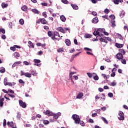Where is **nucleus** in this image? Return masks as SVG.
<instances>
[{"instance_id": "obj_60", "label": "nucleus", "mask_w": 128, "mask_h": 128, "mask_svg": "<svg viewBox=\"0 0 128 128\" xmlns=\"http://www.w3.org/2000/svg\"><path fill=\"white\" fill-rule=\"evenodd\" d=\"M8 92L10 94H14V92L10 89L8 90Z\"/></svg>"}, {"instance_id": "obj_21", "label": "nucleus", "mask_w": 128, "mask_h": 128, "mask_svg": "<svg viewBox=\"0 0 128 128\" xmlns=\"http://www.w3.org/2000/svg\"><path fill=\"white\" fill-rule=\"evenodd\" d=\"M2 8H8V4H6L4 2H2Z\"/></svg>"}, {"instance_id": "obj_57", "label": "nucleus", "mask_w": 128, "mask_h": 128, "mask_svg": "<svg viewBox=\"0 0 128 128\" xmlns=\"http://www.w3.org/2000/svg\"><path fill=\"white\" fill-rule=\"evenodd\" d=\"M92 118H96V116H98V114L96 113H94L92 114Z\"/></svg>"}, {"instance_id": "obj_5", "label": "nucleus", "mask_w": 128, "mask_h": 128, "mask_svg": "<svg viewBox=\"0 0 128 128\" xmlns=\"http://www.w3.org/2000/svg\"><path fill=\"white\" fill-rule=\"evenodd\" d=\"M118 118L119 120H124V112L120 111L118 112Z\"/></svg>"}, {"instance_id": "obj_26", "label": "nucleus", "mask_w": 128, "mask_h": 128, "mask_svg": "<svg viewBox=\"0 0 128 128\" xmlns=\"http://www.w3.org/2000/svg\"><path fill=\"white\" fill-rule=\"evenodd\" d=\"M0 72L1 74H4V72H6V68L4 67L0 68Z\"/></svg>"}, {"instance_id": "obj_9", "label": "nucleus", "mask_w": 128, "mask_h": 128, "mask_svg": "<svg viewBox=\"0 0 128 128\" xmlns=\"http://www.w3.org/2000/svg\"><path fill=\"white\" fill-rule=\"evenodd\" d=\"M34 62H35V66H40V60L34 59Z\"/></svg>"}, {"instance_id": "obj_38", "label": "nucleus", "mask_w": 128, "mask_h": 128, "mask_svg": "<svg viewBox=\"0 0 128 128\" xmlns=\"http://www.w3.org/2000/svg\"><path fill=\"white\" fill-rule=\"evenodd\" d=\"M20 84H22V86H24V84H26V82H24V81L22 80V79H20L18 80Z\"/></svg>"}, {"instance_id": "obj_25", "label": "nucleus", "mask_w": 128, "mask_h": 128, "mask_svg": "<svg viewBox=\"0 0 128 128\" xmlns=\"http://www.w3.org/2000/svg\"><path fill=\"white\" fill-rule=\"evenodd\" d=\"M30 74L32 76H36L38 74V72L36 70H32L31 71Z\"/></svg>"}, {"instance_id": "obj_49", "label": "nucleus", "mask_w": 128, "mask_h": 128, "mask_svg": "<svg viewBox=\"0 0 128 128\" xmlns=\"http://www.w3.org/2000/svg\"><path fill=\"white\" fill-rule=\"evenodd\" d=\"M108 96H109V98H112L114 96V94L112 92H109L108 94Z\"/></svg>"}, {"instance_id": "obj_8", "label": "nucleus", "mask_w": 128, "mask_h": 128, "mask_svg": "<svg viewBox=\"0 0 128 128\" xmlns=\"http://www.w3.org/2000/svg\"><path fill=\"white\" fill-rule=\"evenodd\" d=\"M44 114L46 116H52L54 115V113L48 110L44 112Z\"/></svg>"}, {"instance_id": "obj_64", "label": "nucleus", "mask_w": 128, "mask_h": 128, "mask_svg": "<svg viewBox=\"0 0 128 128\" xmlns=\"http://www.w3.org/2000/svg\"><path fill=\"white\" fill-rule=\"evenodd\" d=\"M118 36L120 40H122V36L120 34H118Z\"/></svg>"}, {"instance_id": "obj_1", "label": "nucleus", "mask_w": 128, "mask_h": 128, "mask_svg": "<svg viewBox=\"0 0 128 128\" xmlns=\"http://www.w3.org/2000/svg\"><path fill=\"white\" fill-rule=\"evenodd\" d=\"M72 118L74 120V123L76 124H78V122L80 120V116L76 114H74L72 116Z\"/></svg>"}, {"instance_id": "obj_48", "label": "nucleus", "mask_w": 128, "mask_h": 128, "mask_svg": "<svg viewBox=\"0 0 128 128\" xmlns=\"http://www.w3.org/2000/svg\"><path fill=\"white\" fill-rule=\"evenodd\" d=\"M10 50H12V52H14L16 50V47L14 46H12L10 48Z\"/></svg>"}, {"instance_id": "obj_2", "label": "nucleus", "mask_w": 128, "mask_h": 128, "mask_svg": "<svg viewBox=\"0 0 128 128\" xmlns=\"http://www.w3.org/2000/svg\"><path fill=\"white\" fill-rule=\"evenodd\" d=\"M56 36H58V38H62V36H60V34H58V32H54L52 34V36L51 38L53 40H55L58 39V38H56Z\"/></svg>"}, {"instance_id": "obj_12", "label": "nucleus", "mask_w": 128, "mask_h": 128, "mask_svg": "<svg viewBox=\"0 0 128 128\" xmlns=\"http://www.w3.org/2000/svg\"><path fill=\"white\" fill-rule=\"evenodd\" d=\"M57 30H58V32H62V34L66 33V32H64V29L62 28V27L58 28Z\"/></svg>"}, {"instance_id": "obj_62", "label": "nucleus", "mask_w": 128, "mask_h": 128, "mask_svg": "<svg viewBox=\"0 0 128 128\" xmlns=\"http://www.w3.org/2000/svg\"><path fill=\"white\" fill-rule=\"evenodd\" d=\"M116 76V72H113L111 74H110V76L114 77Z\"/></svg>"}, {"instance_id": "obj_44", "label": "nucleus", "mask_w": 128, "mask_h": 128, "mask_svg": "<svg viewBox=\"0 0 128 128\" xmlns=\"http://www.w3.org/2000/svg\"><path fill=\"white\" fill-rule=\"evenodd\" d=\"M110 18H112V20H114V18H116V17L114 16V15H110Z\"/></svg>"}, {"instance_id": "obj_58", "label": "nucleus", "mask_w": 128, "mask_h": 128, "mask_svg": "<svg viewBox=\"0 0 128 128\" xmlns=\"http://www.w3.org/2000/svg\"><path fill=\"white\" fill-rule=\"evenodd\" d=\"M92 16H97L96 12H94H94H92Z\"/></svg>"}, {"instance_id": "obj_4", "label": "nucleus", "mask_w": 128, "mask_h": 128, "mask_svg": "<svg viewBox=\"0 0 128 128\" xmlns=\"http://www.w3.org/2000/svg\"><path fill=\"white\" fill-rule=\"evenodd\" d=\"M104 28H98L93 32V34L95 36H96L100 34V32H104Z\"/></svg>"}, {"instance_id": "obj_50", "label": "nucleus", "mask_w": 128, "mask_h": 128, "mask_svg": "<svg viewBox=\"0 0 128 128\" xmlns=\"http://www.w3.org/2000/svg\"><path fill=\"white\" fill-rule=\"evenodd\" d=\"M102 32H103L105 36H108V32H106V30H104V29L103 31H102Z\"/></svg>"}, {"instance_id": "obj_37", "label": "nucleus", "mask_w": 128, "mask_h": 128, "mask_svg": "<svg viewBox=\"0 0 128 128\" xmlns=\"http://www.w3.org/2000/svg\"><path fill=\"white\" fill-rule=\"evenodd\" d=\"M19 22H20V24H22H22H24V19L21 18Z\"/></svg>"}, {"instance_id": "obj_6", "label": "nucleus", "mask_w": 128, "mask_h": 128, "mask_svg": "<svg viewBox=\"0 0 128 128\" xmlns=\"http://www.w3.org/2000/svg\"><path fill=\"white\" fill-rule=\"evenodd\" d=\"M18 102L20 106H22L23 108H26V104L25 102H24L22 100H20Z\"/></svg>"}, {"instance_id": "obj_14", "label": "nucleus", "mask_w": 128, "mask_h": 128, "mask_svg": "<svg viewBox=\"0 0 128 128\" xmlns=\"http://www.w3.org/2000/svg\"><path fill=\"white\" fill-rule=\"evenodd\" d=\"M92 24H98V17H96L92 20Z\"/></svg>"}, {"instance_id": "obj_42", "label": "nucleus", "mask_w": 128, "mask_h": 128, "mask_svg": "<svg viewBox=\"0 0 128 128\" xmlns=\"http://www.w3.org/2000/svg\"><path fill=\"white\" fill-rule=\"evenodd\" d=\"M102 76L105 80H108V76L106 75V74H102Z\"/></svg>"}, {"instance_id": "obj_10", "label": "nucleus", "mask_w": 128, "mask_h": 128, "mask_svg": "<svg viewBox=\"0 0 128 128\" xmlns=\"http://www.w3.org/2000/svg\"><path fill=\"white\" fill-rule=\"evenodd\" d=\"M81 52H79L78 53H77L75 54L72 55V58L70 60V62H72V60H74V58H76V56H79Z\"/></svg>"}, {"instance_id": "obj_63", "label": "nucleus", "mask_w": 128, "mask_h": 128, "mask_svg": "<svg viewBox=\"0 0 128 128\" xmlns=\"http://www.w3.org/2000/svg\"><path fill=\"white\" fill-rule=\"evenodd\" d=\"M98 90L100 92H104V89L102 88H100Z\"/></svg>"}, {"instance_id": "obj_16", "label": "nucleus", "mask_w": 128, "mask_h": 128, "mask_svg": "<svg viewBox=\"0 0 128 128\" xmlns=\"http://www.w3.org/2000/svg\"><path fill=\"white\" fill-rule=\"evenodd\" d=\"M100 42H105L106 44H108V41L106 39V38H104H104H100Z\"/></svg>"}, {"instance_id": "obj_56", "label": "nucleus", "mask_w": 128, "mask_h": 128, "mask_svg": "<svg viewBox=\"0 0 128 128\" xmlns=\"http://www.w3.org/2000/svg\"><path fill=\"white\" fill-rule=\"evenodd\" d=\"M42 6H48V4L46 2H42L41 3Z\"/></svg>"}, {"instance_id": "obj_20", "label": "nucleus", "mask_w": 128, "mask_h": 128, "mask_svg": "<svg viewBox=\"0 0 128 128\" xmlns=\"http://www.w3.org/2000/svg\"><path fill=\"white\" fill-rule=\"evenodd\" d=\"M71 6H72V8H74V10H78V6H77V5L76 4H71Z\"/></svg>"}, {"instance_id": "obj_35", "label": "nucleus", "mask_w": 128, "mask_h": 128, "mask_svg": "<svg viewBox=\"0 0 128 128\" xmlns=\"http://www.w3.org/2000/svg\"><path fill=\"white\" fill-rule=\"evenodd\" d=\"M4 86H8V78H4Z\"/></svg>"}, {"instance_id": "obj_33", "label": "nucleus", "mask_w": 128, "mask_h": 128, "mask_svg": "<svg viewBox=\"0 0 128 128\" xmlns=\"http://www.w3.org/2000/svg\"><path fill=\"white\" fill-rule=\"evenodd\" d=\"M111 24L112 28H114V26H116V21H114V20H112Z\"/></svg>"}, {"instance_id": "obj_32", "label": "nucleus", "mask_w": 128, "mask_h": 128, "mask_svg": "<svg viewBox=\"0 0 128 128\" xmlns=\"http://www.w3.org/2000/svg\"><path fill=\"white\" fill-rule=\"evenodd\" d=\"M101 118L102 120H103V122H104V124H108V122L106 120V118L102 117Z\"/></svg>"}, {"instance_id": "obj_23", "label": "nucleus", "mask_w": 128, "mask_h": 128, "mask_svg": "<svg viewBox=\"0 0 128 128\" xmlns=\"http://www.w3.org/2000/svg\"><path fill=\"white\" fill-rule=\"evenodd\" d=\"M4 98H2L0 99V106L2 108L4 106Z\"/></svg>"}, {"instance_id": "obj_45", "label": "nucleus", "mask_w": 128, "mask_h": 128, "mask_svg": "<svg viewBox=\"0 0 128 128\" xmlns=\"http://www.w3.org/2000/svg\"><path fill=\"white\" fill-rule=\"evenodd\" d=\"M49 122H50L48 120H44L43 121V123H44V124H48Z\"/></svg>"}, {"instance_id": "obj_11", "label": "nucleus", "mask_w": 128, "mask_h": 128, "mask_svg": "<svg viewBox=\"0 0 128 128\" xmlns=\"http://www.w3.org/2000/svg\"><path fill=\"white\" fill-rule=\"evenodd\" d=\"M60 20L62 22H66V16H64V15H62L60 16Z\"/></svg>"}, {"instance_id": "obj_13", "label": "nucleus", "mask_w": 128, "mask_h": 128, "mask_svg": "<svg viewBox=\"0 0 128 128\" xmlns=\"http://www.w3.org/2000/svg\"><path fill=\"white\" fill-rule=\"evenodd\" d=\"M84 96V94L82 93V92H79L76 96V98H82Z\"/></svg>"}, {"instance_id": "obj_53", "label": "nucleus", "mask_w": 128, "mask_h": 128, "mask_svg": "<svg viewBox=\"0 0 128 128\" xmlns=\"http://www.w3.org/2000/svg\"><path fill=\"white\" fill-rule=\"evenodd\" d=\"M88 122L90 124H94V120L92 118H90L88 120Z\"/></svg>"}, {"instance_id": "obj_24", "label": "nucleus", "mask_w": 128, "mask_h": 128, "mask_svg": "<svg viewBox=\"0 0 128 128\" xmlns=\"http://www.w3.org/2000/svg\"><path fill=\"white\" fill-rule=\"evenodd\" d=\"M7 126H10V127H12L14 126V122H7Z\"/></svg>"}, {"instance_id": "obj_3", "label": "nucleus", "mask_w": 128, "mask_h": 128, "mask_svg": "<svg viewBox=\"0 0 128 128\" xmlns=\"http://www.w3.org/2000/svg\"><path fill=\"white\" fill-rule=\"evenodd\" d=\"M40 22L42 24H48V22L45 18H40L36 22V24H40Z\"/></svg>"}, {"instance_id": "obj_59", "label": "nucleus", "mask_w": 128, "mask_h": 128, "mask_svg": "<svg viewBox=\"0 0 128 128\" xmlns=\"http://www.w3.org/2000/svg\"><path fill=\"white\" fill-rule=\"evenodd\" d=\"M25 74H26V73H24V71H22V70L20 71V76H25Z\"/></svg>"}, {"instance_id": "obj_15", "label": "nucleus", "mask_w": 128, "mask_h": 128, "mask_svg": "<svg viewBox=\"0 0 128 128\" xmlns=\"http://www.w3.org/2000/svg\"><path fill=\"white\" fill-rule=\"evenodd\" d=\"M113 2L115 4H118L119 2H124V0H114Z\"/></svg>"}, {"instance_id": "obj_7", "label": "nucleus", "mask_w": 128, "mask_h": 128, "mask_svg": "<svg viewBox=\"0 0 128 128\" xmlns=\"http://www.w3.org/2000/svg\"><path fill=\"white\" fill-rule=\"evenodd\" d=\"M116 58L117 60H122V58H124V56L120 52H118L116 55Z\"/></svg>"}, {"instance_id": "obj_31", "label": "nucleus", "mask_w": 128, "mask_h": 128, "mask_svg": "<svg viewBox=\"0 0 128 128\" xmlns=\"http://www.w3.org/2000/svg\"><path fill=\"white\" fill-rule=\"evenodd\" d=\"M32 12H34V14H40V12L36 9H32Z\"/></svg>"}, {"instance_id": "obj_61", "label": "nucleus", "mask_w": 128, "mask_h": 128, "mask_svg": "<svg viewBox=\"0 0 128 128\" xmlns=\"http://www.w3.org/2000/svg\"><path fill=\"white\" fill-rule=\"evenodd\" d=\"M87 74H88V78H92V74L91 73L88 72Z\"/></svg>"}, {"instance_id": "obj_34", "label": "nucleus", "mask_w": 128, "mask_h": 128, "mask_svg": "<svg viewBox=\"0 0 128 128\" xmlns=\"http://www.w3.org/2000/svg\"><path fill=\"white\" fill-rule=\"evenodd\" d=\"M92 36L90 35V34H86L84 35V37L86 38H92Z\"/></svg>"}, {"instance_id": "obj_54", "label": "nucleus", "mask_w": 128, "mask_h": 128, "mask_svg": "<svg viewBox=\"0 0 128 128\" xmlns=\"http://www.w3.org/2000/svg\"><path fill=\"white\" fill-rule=\"evenodd\" d=\"M124 12H122L120 14V18H124Z\"/></svg>"}, {"instance_id": "obj_18", "label": "nucleus", "mask_w": 128, "mask_h": 128, "mask_svg": "<svg viewBox=\"0 0 128 128\" xmlns=\"http://www.w3.org/2000/svg\"><path fill=\"white\" fill-rule=\"evenodd\" d=\"M13 54H14V58H20V53H18V52H14Z\"/></svg>"}, {"instance_id": "obj_17", "label": "nucleus", "mask_w": 128, "mask_h": 128, "mask_svg": "<svg viewBox=\"0 0 128 128\" xmlns=\"http://www.w3.org/2000/svg\"><path fill=\"white\" fill-rule=\"evenodd\" d=\"M115 46L116 48H122L124 46V44H118V43H116Z\"/></svg>"}, {"instance_id": "obj_47", "label": "nucleus", "mask_w": 128, "mask_h": 128, "mask_svg": "<svg viewBox=\"0 0 128 128\" xmlns=\"http://www.w3.org/2000/svg\"><path fill=\"white\" fill-rule=\"evenodd\" d=\"M48 36H50V37L52 36V32H50V31H48Z\"/></svg>"}, {"instance_id": "obj_52", "label": "nucleus", "mask_w": 128, "mask_h": 128, "mask_svg": "<svg viewBox=\"0 0 128 128\" xmlns=\"http://www.w3.org/2000/svg\"><path fill=\"white\" fill-rule=\"evenodd\" d=\"M43 16L45 18H48V15L46 14V12H43L42 14Z\"/></svg>"}, {"instance_id": "obj_55", "label": "nucleus", "mask_w": 128, "mask_h": 128, "mask_svg": "<svg viewBox=\"0 0 128 128\" xmlns=\"http://www.w3.org/2000/svg\"><path fill=\"white\" fill-rule=\"evenodd\" d=\"M8 96H10V98H16V96L14 94H8Z\"/></svg>"}, {"instance_id": "obj_40", "label": "nucleus", "mask_w": 128, "mask_h": 128, "mask_svg": "<svg viewBox=\"0 0 128 128\" xmlns=\"http://www.w3.org/2000/svg\"><path fill=\"white\" fill-rule=\"evenodd\" d=\"M121 62L123 64H126V59H121Z\"/></svg>"}, {"instance_id": "obj_39", "label": "nucleus", "mask_w": 128, "mask_h": 128, "mask_svg": "<svg viewBox=\"0 0 128 128\" xmlns=\"http://www.w3.org/2000/svg\"><path fill=\"white\" fill-rule=\"evenodd\" d=\"M53 116H54V118L55 120H58V118L59 116L57 114H54L53 113Z\"/></svg>"}, {"instance_id": "obj_41", "label": "nucleus", "mask_w": 128, "mask_h": 128, "mask_svg": "<svg viewBox=\"0 0 128 128\" xmlns=\"http://www.w3.org/2000/svg\"><path fill=\"white\" fill-rule=\"evenodd\" d=\"M62 2L64 4H68V0H62Z\"/></svg>"}, {"instance_id": "obj_19", "label": "nucleus", "mask_w": 128, "mask_h": 128, "mask_svg": "<svg viewBox=\"0 0 128 128\" xmlns=\"http://www.w3.org/2000/svg\"><path fill=\"white\" fill-rule=\"evenodd\" d=\"M57 52H64V48H59L57 50Z\"/></svg>"}, {"instance_id": "obj_27", "label": "nucleus", "mask_w": 128, "mask_h": 128, "mask_svg": "<svg viewBox=\"0 0 128 128\" xmlns=\"http://www.w3.org/2000/svg\"><path fill=\"white\" fill-rule=\"evenodd\" d=\"M26 76V78H32V74L30 73H28V72H26L25 73V76Z\"/></svg>"}, {"instance_id": "obj_46", "label": "nucleus", "mask_w": 128, "mask_h": 128, "mask_svg": "<svg viewBox=\"0 0 128 128\" xmlns=\"http://www.w3.org/2000/svg\"><path fill=\"white\" fill-rule=\"evenodd\" d=\"M104 12L105 14H108V12H110V10H108V8L105 9L104 10Z\"/></svg>"}, {"instance_id": "obj_22", "label": "nucleus", "mask_w": 128, "mask_h": 128, "mask_svg": "<svg viewBox=\"0 0 128 128\" xmlns=\"http://www.w3.org/2000/svg\"><path fill=\"white\" fill-rule=\"evenodd\" d=\"M28 44L30 45V48H34V44H32L31 41H28Z\"/></svg>"}, {"instance_id": "obj_28", "label": "nucleus", "mask_w": 128, "mask_h": 128, "mask_svg": "<svg viewBox=\"0 0 128 128\" xmlns=\"http://www.w3.org/2000/svg\"><path fill=\"white\" fill-rule=\"evenodd\" d=\"M65 42H66V46H70V40L66 39L65 40Z\"/></svg>"}, {"instance_id": "obj_30", "label": "nucleus", "mask_w": 128, "mask_h": 128, "mask_svg": "<svg viewBox=\"0 0 128 128\" xmlns=\"http://www.w3.org/2000/svg\"><path fill=\"white\" fill-rule=\"evenodd\" d=\"M22 10L24 12H26V10H28V7L24 5L22 8Z\"/></svg>"}, {"instance_id": "obj_51", "label": "nucleus", "mask_w": 128, "mask_h": 128, "mask_svg": "<svg viewBox=\"0 0 128 128\" xmlns=\"http://www.w3.org/2000/svg\"><path fill=\"white\" fill-rule=\"evenodd\" d=\"M94 80H98V75L94 76Z\"/></svg>"}, {"instance_id": "obj_43", "label": "nucleus", "mask_w": 128, "mask_h": 128, "mask_svg": "<svg viewBox=\"0 0 128 128\" xmlns=\"http://www.w3.org/2000/svg\"><path fill=\"white\" fill-rule=\"evenodd\" d=\"M0 32H2V34H6V30L2 28H0Z\"/></svg>"}, {"instance_id": "obj_36", "label": "nucleus", "mask_w": 128, "mask_h": 128, "mask_svg": "<svg viewBox=\"0 0 128 128\" xmlns=\"http://www.w3.org/2000/svg\"><path fill=\"white\" fill-rule=\"evenodd\" d=\"M79 124L82 126H84V122H83L82 120H80L78 122V124Z\"/></svg>"}, {"instance_id": "obj_29", "label": "nucleus", "mask_w": 128, "mask_h": 128, "mask_svg": "<svg viewBox=\"0 0 128 128\" xmlns=\"http://www.w3.org/2000/svg\"><path fill=\"white\" fill-rule=\"evenodd\" d=\"M118 51L120 52V54H123L124 56L126 54V51L124 49H119Z\"/></svg>"}]
</instances>
